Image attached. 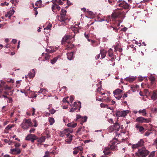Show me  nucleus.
Returning a JSON list of instances; mask_svg holds the SVG:
<instances>
[{
  "mask_svg": "<svg viewBox=\"0 0 157 157\" xmlns=\"http://www.w3.org/2000/svg\"><path fill=\"white\" fill-rule=\"evenodd\" d=\"M58 19L59 21L62 22H64L67 19L65 16L60 14V16L58 17Z\"/></svg>",
  "mask_w": 157,
  "mask_h": 157,
  "instance_id": "19",
  "label": "nucleus"
},
{
  "mask_svg": "<svg viewBox=\"0 0 157 157\" xmlns=\"http://www.w3.org/2000/svg\"><path fill=\"white\" fill-rule=\"evenodd\" d=\"M33 123L34 124V125H33V126L35 127H36L38 125L37 121L35 120H33Z\"/></svg>",
  "mask_w": 157,
  "mask_h": 157,
  "instance_id": "51",
  "label": "nucleus"
},
{
  "mask_svg": "<svg viewBox=\"0 0 157 157\" xmlns=\"http://www.w3.org/2000/svg\"><path fill=\"white\" fill-rule=\"evenodd\" d=\"M136 128L140 132L143 131L144 128L142 126H140L139 124H136Z\"/></svg>",
  "mask_w": 157,
  "mask_h": 157,
  "instance_id": "24",
  "label": "nucleus"
},
{
  "mask_svg": "<svg viewBox=\"0 0 157 157\" xmlns=\"http://www.w3.org/2000/svg\"><path fill=\"white\" fill-rule=\"evenodd\" d=\"M45 138L44 136H42L38 139L37 141L39 144H41L44 141Z\"/></svg>",
  "mask_w": 157,
  "mask_h": 157,
  "instance_id": "27",
  "label": "nucleus"
},
{
  "mask_svg": "<svg viewBox=\"0 0 157 157\" xmlns=\"http://www.w3.org/2000/svg\"><path fill=\"white\" fill-rule=\"evenodd\" d=\"M129 111L128 110H121L119 109L117 110L116 113V115L117 117H125L127 116L128 114L129 113Z\"/></svg>",
  "mask_w": 157,
  "mask_h": 157,
  "instance_id": "4",
  "label": "nucleus"
},
{
  "mask_svg": "<svg viewBox=\"0 0 157 157\" xmlns=\"http://www.w3.org/2000/svg\"><path fill=\"white\" fill-rule=\"evenodd\" d=\"M151 133V132H149V131H147V132H146L144 134V135L145 136H148L150 134V133Z\"/></svg>",
  "mask_w": 157,
  "mask_h": 157,
  "instance_id": "57",
  "label": "nucleus"
},
{
  "mask_svg": "<svg viewBox=\"0 0 157 157\" xmlns=\"http://www.w3.org/2000/svg\"><path fill=\"white\" fill-rule=\"evenodd\" d=\"M108 55L110 57H112L113 56V52L112 49L110 48L109 49L108 51Z\"/></svg>",
  "mask_w": 157,
  "mask_h": 157,
  "instance_id": "32",
  "label": "nucleus"
},
{
  "mask_svg": "<svg viewBox=\"0 0 157 157\" xmlns=\"http://www.w3.org/2000/svg\"><path fill=\"white\" fill-rule=\"evenodd\" d=\"M53 4L52 6V11L53 12H54V10L55 8H56V6H58L57 5L56 3L54 2H53Z\"/></svg>",
  "mask_w": 157,
  "mask_h": 157,
  "instance_id": "42",
  "label": "nucleus"
},
{
  "mask_svg": "<svg viewBox=\"0 0 157 157\" xmlns=\"http://www.w3.org/2000/svg\"><path fill=\"white\" fill-rule=\"evenodd\" d=\"M77 125V124L76 123H70L67 124V126L69 127L75 128L76 126Z\"/></svg>",
  "mask_w": 157,
  "mask_h": 157,
  "instance_id": "29",
  "label": "nucleus"
},
{
  "mask_svg": "<svg viewBox=\"0 0 157 157\" xmlns=\"http://www.w3.org/2000/svg\"><path fill=\"white\" fill-rule=\"evenodd\" d=\"M35 130V129L34 128H31L30 131L29 132L30 133H34V131Z\"/></svg>",
  "mask_w": 157,
  "mask_h": 157,
  "instance_id": "59",
  "label": "nucleus"
},
{
  "mask_svg": "<svg viewBox=\"0 0 157 157\" xmlns=\"http://www.w3.org/2000/svg\"><path fill=\"white\" fill-rule=\"evenodd\" d=\"M57 2L60 5H62L63 4V2L61 0H59L58 1H57Z\"/></svg>",
  "mask_w": 157,
  "mask_h": 157,
  "instance_id": "62",
  "label": "nucleus"
},
{
  "mask_svg": "<svg viewBox=\"0 0 157 157\" xmlns=\"http://www.w3.org/2000/svg\"><path fill=\"white\" fill-rule=\"evenodd\" d=\"M120 139H118V138H116V137H115L111 141V144L114 145H116L115 144L116 143L117 144H119L120 143Z\"/></svg>",
  "mask_w": 157,
  "mask_h": 157,
  "instance_id": "13",
  "label": "nucleus"
},
{
  "mask_svg": "<svg viewBox=\"0 0 157 157\" xmlns=\"http://www.w3.org/2000/svg\"><path fill=\"white\" fill-rule=\"evenodd\" d=\"M115 59L114 58L112 57L111 58V59H109L108 61V63L109 64H110V65H112V66H114L115 64V62L113 63L112 64H111V63H112L113 61H114Z\"/></svg>",
  "mask_w": 157,
  "mask_h": 157,
  "instance_id": "30",
  "label": "nucleus"
},
{
  "mask_svg": "<svg viewBox=\"0 0 157 157\" xmlns=\"http://www.w3.org/2000/svg\"><path fill=\"white\" fill-rule=\"evenodd\" d=\"M66 10L65 9H62L60 14L63 16H65L66 13Z\"/></svg>",
  "mask_w": 157,
  "mask_h": 157,
  "instance_id": "43",
  "label": "nucleus"
},
{
  "mask_svg": "<svg viewBox=\"0 0 157 157\" xmlns=\"http://www.w3.org/2000/svg\"><path fill=\"white\" fill-rule=\"evenodd\" d=\"M118 2H118L117 4V6L125 9H127L129 8V5L124 1L119 0Z\"/></svg>",
  "mask_w": 157,
  "mask_h": 157,
  "instance_id": "7",
  "label": "nucleus"
},
{
  "mask_svg": "<svg viewBox=\"0 0 157 157\" xmlns=\"http://www.w3.org/2000/svg\"><path fill=\"white\" fill-rule=\"evenodd\" d=\"M116 96H115V98L118 99L119 100L121 97V96H117V95H116Z\"/></svg>",
  "mask_w": 157,
  "mask_h": 157,
  "instance_id": "63",
  "label": "nucleus"
},
{
  "mask_svg": "<svg viewBox=\"0 0 157 157\" xmlns=\"http://www.w3.org/2000/svg\"><path fill=\"white\" fill-rule=\"evenodd\" d=\"M100 54L101 55V58L103 59L106 56V51L103 50H101L100 51Z\"/></svg>",
  "mask_w": 157,
  "mask_h": 157,
  "instance_id": "25",
  "label": "nucleus"
},
{
  "mask_svg": "<svg viewBox=\"0 0 157 157\" xmlns=\"http://www.w3.org/2000/svg\"><path fill=\"white\" fill-rule=\"evenodd\" d=\"M103 152L105 155H108L111 153V151L109 149V147H105L104 150Z\"/></svg>",
  "mask_w": 157,
  "mask_h": 157,
  "instance_id": "15",
  "label": "nucleus"
},
{
  "mask_svg": "<svg viewBox=\"0 0 157 157\" xmlns=\"http://www.w3.org/2000/svg\"><path fill=\"white\" fill-rule=\"evenodd\" d=\"M83 149V147L81 146L75 147L74 149V151H73V154L75 155H76L79 151H80V152H82Z\"/></svg>",
  "mask_w": 157,
  "mask_h": 157,
  "instance_id": "11",
  "label": "nucleus"
},
{
  "mask_svg": "<svg viewBox=\"0 0 157 157\" xmlns=\"http://www.w3.org/2000/svg\"><path fill=\"white\" fill-rule=\"evenodd\" d=\"M67 58L69 60H71L73 58V52L67 53Z\"/></svg>",
  "mask_w": 157,
  "mask_h": 157,
  "instance_id": "18",
  "label": "nucleus"
},
{
  "mask_svg": "<svg viewBox=\"0 0 157 157\" xmlns=\"http://www.w3.org/2000/svg\"><path fill=\"white\" fill-rule=\"evenodd\" d=\"M5 89L6 90H10L11 89V87L8 86L7 85H6L5 86Z\"/></svg>",
  "mask_w": 157,
  "mask_h": 157,
  "instance_id": "56",
  "label": "nucleus"
},
{
  "mask_svg": "<svg viewBox=\"0 0 157 157\" xmlns=\"http://www.w3.org/2000/svg\"><path fill=\"white\" fill-rule=\"evenodd\" d=\"M149 153V151L144 147H143L139 148L135 154L136 156L139 157H146Z\"/></svg>",
  "mask_w": 157,
  "mask_h": 157,
  "instance_id": "1",
  "label": "nucleus"
},
{
  "mask_svg": "<svg viewBox=\"0 0 157 157\" xmlns=\"http://www.w3.org/2000/svg\"><path fill=\"white\" fill-rule=\"evenodd\" d=\"M73 107H75V108H81V102L80 101L75 102H74Z\"/></svg>",
  "mask_w": 157,
  "mask_h": 157,
  "instance_id": "20",
  "label": "nucleus"
},
{
  "mask_svg": "<svg viewBox=\"0 0 157 157\" xmlns=\"http://www.w3.org/2000/svg\"><path fill=\"white\" fill-rule=\"evenodd\" d=\"M157 98V92L156 91H154L151 97V99L155 100Z\"/></svg>",
  "mask_w": 157,
  "mask_h": 157,
  "instance_id": "21",
  "label": "nucleus"
},
{
  "mask_svg": "<svg viewBox=\"0 0 157 157\" xmlns=\"http://www.w3.org/2000/svg\"><path fill=\"white\" fill-rule=\"evenodd\" d=\"M122 90L119 89H117L113 91V93L114 94V95L115 96L116 95H117L118 94H120L122 92Z\"/></svg>",
  "mask_w": 157,
  "mask_h": 157,
  "instance_id": "26",
  "label": "nucleus"
},
{
  "mask_svg": "<svg viewBox=\"0 0 157 157\" xmlns=\"http://www.w3.org/2000/svg\"><path fill=\"white\" fill-rule=\"evenodd\" d=\"M56 111L54 109H52L49 110V112L51 114H53Z\"/></svg>",
  "mask_w": 157,
  "mask_h": 157,
  "instance_id": "55",
  "label": "nucleus"
},
{
  "mask_svg": "<svg viewBox=\"0 0 157 157\" xmlns=\"http://www.w3.org/2000/svg\"><path fill=\"white\" fill-rule=\"evenodd\" d=\"M146 77V76L144 77H143L142 76H139L138 77V80L139 81L141 82L143 81V80L144 79V78H145Z\"/></svg>",
  "mask_w": 157,
  "mask_h": 157,
  "instance_id": "50",
  "label": "nucleus"
},
{
  "mask_svg": "<svg viewBox=\"0 0 157 157\" xmlns=\"http://www.w3.org/2000/svg\"><path fill=\"white\" fill-rule=\"evenodd\" d=\"M138 87V86L137 85L136 86V87H135L134 86H132L131 87V90L133 92H135L136 91V88Z\"/></svg>",
  "mask_w": 157,
  "mask_h": 157,
  "instance_id": "45",
  "label": "nucleus"
},
{
  "mask_svg": "<svg viewBox=\"0 0 157 157\" xmlns=\"http://www.w3.org/2000/svg\"><path fill=\"white\" fill-rule=\"evenodd\" d=\"M13 126L12 125H9L5 129L8 130L10 129Z\"/></svg>",
  "mask_w": 157,
  "mask_h": 157,
  "instance_id": "49",
  "label": "nucleus"
},
{
  "mask_svg": "<svg viewBox=\"0 0 157 157\" xmlns=\"http://www.w3.org/2000/svg\"><path fill=\"white\" fill-rule=\"evenodd\" d=\"M49 121L50 123V125H52L53 123H54L55 121L54 119L52 117L49 118Z\"/></svg>",
  "mask_w": 157,
  "mask_h": 157,
  "instance_id": "40",
  "label": "nucleus"
},
{
  "mask_svg": "<svg viewBox=\"0 0 157 157\" xmlns=\"http://www.w3.org/2000/svg\"><path fill=\"white\" fill-rule=\"evenodd\" d=\"M46 90L45 89H40L39 91L37 92H36V93H42L43 94H44L46 93Z\"/></svg>",
  "mask_w": 157,
  "mask_h": 157,
  "instance_id": "36",
  "label": "nucleus"
},
{
  "mask_svg": "<svg viewBox=\"0 0 157 157\" xmlns=\"http://www.w3.org/2000/svg\"><path fill=\"white\" fill-rule=\"evenodd\" d=\"M144 141L143 139H141L136 144H132V148L133 149L138 148L139 147H143L144 146Z\"/></svg>",
  "mask_w": 157,
  "mask_h": 157,
  "instance_id": "5",
  "label": "nucleus"
},
{
  "mask_svg": "<svg viewBox=\"0 0 157 157\" xmlns=\"http://www.w3.org/2000/svg\"><path fill=\"white\" fill-rule=\"evenodd\" d=\"M114 126V129L115 131H118L120 128V125L118 123H116L114 125H113Z\"/></svg>",
  "mask_w": 157,
  "mask_h": 157,
  "instance_id": "23",
  "label": "nucleus"
},
{
  "mask_svg": "<svg viewBox=\"0 0 157 157\" xmlns=\"http://www.w3.org/2000/svg\"><path fill=\"white\" fill-rule=\"evenodd\" d=\"M87 117L86 116H85L83 117H82L81 119L82 122L80 123L81 124H82L84 122H86L87 121Z\"/></svg>",
  "mask_w": 157,
  "mask_h": 157,
  "instance_id": "34",
  "label": "nucleus"
},
{
  "mask_svg": "<svg viewBox=\"0 0 157 157\" xmlns=\"http://www.w3.org/2000/svg\"><path fill=\"white\" fill-rule=\"evenodd\" d=\"M11 153L12 154L18 155L20 154L21 152V150L18 148L11 149L10 150Z\"/></svg>",
  "mask_w": 157,
  "mask_h": 157,
  "instance_id": "12",
  "label": "nucleus"
},
{
  "mask_svg": "<svg viewBox=\"0 0 157 157\" xmlns=\"http://www.w3.org/2000/svg\"><path fill=\"white\" fill-rule=\"evenodd\" d=\"M100 106L101 107H104L105 108H110V107H108V106L104 103H101L100 104Z\"/></svg>",
  "mask_w": 157,
  "mask_h": 157,
  "instance_id": "47",
  "label": "nucleus"
},
{
  "mask_svg": "<svg viewBox=\"0 0 157 157\" xmlns=\"http://www.w3.org/2000/svg\"><path fill=\"white\" fill-rule=\"evenodd\" d=\"M71 109L70 110V112H74L75 111V110H76V109Z\"/></svg>",
  "mask_w": 157,
  "mask_h": 157,
  "instance_id": "64",
  "label": "nucleus"
},
{
  "mask_svg": "<svg viewBox=\"0 0 157 157\" xmlns=\"http://www.w3.org/2000/svg\"><path fill=\"white\" fill-rule=\"evenodd\" d=\"M137 78L136 76H132L130 75L129 76L127 77L124 78V80L129 83H131L135 81Z\"/></svg>",
  "mask_w": 157,
  "mask_h": 157,
  "instance_id": "10",
  "label": "nucleus"
},
{
  "mask_svg": "<svg viewBox=\"0 0 157 157\" xmlns=\"http://www.w3.org/2000/svg\"><path fill=\"white\" fill-rule=\"evenodd\" d=\"M71 38L72 36L71 35H66L63 38V39H62V42H65L68 39H71Z\"/></svg>",
  "mask_w": 157,
  "mask_h": 157,
  "instance_id": "16",
  "label": "nucleus"
},
{
  "mask_svg": "<svg viewBox=\"0 0 157 157\" xmlns=\"http://www.w3.org/2000/svg\"><path fill=\"white\" fill-rule=\"evenodd\" d=\"M101 87H99L98 88V89H97V91L98 92H99L101 94Z\"/></svg>",
  "mask_w": 157,
  "mask_h": 157,
  "instance_id": "60",
  "label": "nucleus"
},
{
  "mask_svg": "<svg viewBox=\"0 0 157 157\" xmlns=\"http://www.w3.org/2000/svg\"><path fill=\"white\" fill-rule=\"evenodd\" d=\"M21 125V128L24 129H27L29 127L32 126V122H31V119H24Z\"/></svg>",
  "mask_w": 157,
  "mask_h": 157,
  "instance_id": "2",
  "label": "nucleus"
},
{
  "mask_svg": "<svg viewBox=\"0 0 157 157\" xmlns=\"http://www.w3.org/2000/svg\"><path fill=\"white\" fill-rule=\"evenodd\" d=\"M150 79L152 82H154L155 81V78L154 76H151L150 77Z\"/></svg>",
  "mask_w": 157,
  "mask_h": 157,
  "instance_id": "53",
  "label": "nucleus"
},
{
  "mask_svg": "<svg viewBox=\"0 0 157 157\" xmlns=\"http://www.w3.org/2000/svg\"><path fill=\"white\" fill-rule=\"evenodd\" d=\"M73 131V129H71L69 128L65 129L60 132L59 135L60 136L63 137L65 135H66L68 137L69 136V133H72Z\"/></svg>",
  "mask_w": 157,
  "mask_h": 157,
  "instance_id": "6",
  "label": "nucleus"
},
{
  "mask_svg": "<svg viewBox=\"0 0 157 157\" xmlns=\"http://www.w3.org/2000/svg\"><path fill=\"white\" fill-rule=\"evenodd\" d=\"M74 29V28H73ZM75 29H73V31H74V32L75 33H78L79 32V29L78 28H75Z\"/></svg>",
  "mask_w": 157,
  "mask_h": 157,
  "instance_id": "54",
  "label": "nucleus"
},
{
  "mask_svg": "<svg viewBox=\"0 0 157 157\" xmlns=\"http://www.w3.org/2000/svg\"><path fill=\"white\" fill-rule=\"evenodd\" d=\"M50 56L48 54L46 53L44 56L45 59L46 60H48L49 59Z\"/></svg>",
  "mask_w": 157,
  "mask_h": 157,
  "instance_id": "48",
  "label": "nucleus"
},
{
  "mask_svg": "<svg viewBox=\"0 0 157 157\" xmlns=\"http://www.w3.org/2000/svg\"><path fill=\"white\" fill-rule=\"evenodd\" d=\"M36 70V69H33L32 71H30L29 73V77L30 78H33L35 76Z\"/></svg>",
  "mask_w": 157,
  "mask_h": 157,
  "instance_id": "14",
  "label": "nucleus"
},
{
  "mask_svg": "<svg viewBox=\"0 0 157 157\" xmlns=\"http://www.w3.org/2000/svg\"><path fill=\"white\" fill-rule=\"evenodd\" d=\"M21 146V144L19 143H16L14 145L15 147H16V148H17Z\"/></svg>",
  "mask_w": 157,
  "mask_h": 157,
  "instance_id": "58",
  "label": "nucleus"
},
{
  "mask_svg": "<svg viewBox=\"0 0 157 157\" xmlns=\"http://www.w3.org/2000/svg\"><path fill=\"white\" fill-rule=\"evenodd\" d=\"M42 3V1L40 0L39 1H37V2H36L35 3V5L36 6H40Z\"/></svg>",
  "mask_w": 157,
  "mask_h": 157,
  "instance_id": "44",
  "label": "nucleus"
},
{
  "mask_svg": "<svg viewBox=\"0 0 157 157\" xmlns=\"http://www.w3.org/2000/svg\"><path fill=\"white\" fill-rule=\"evenodd\" d=\"M74 99V97L72 96H71L70 98V102L71 103L73 101Z\"/></svg>",
  "mask_w": 157,
  "mask_h": 157,
  "instance_id": "61",
  "label": "nucleus"
},
{
  "mask_svg": "<svg viewBox=\"0 0 157 157\" xmlns=\"http://www.w3.org/2000/svg\"><path fill=\"white\" fill-rule=\"evenodd\" d=\"M73 136V135H70V133H69V136L67 137V138L66 140V141L68 143H70L72 140Z\"/></svg>",
  "mask_w": 157,
  "mask_h": 157,
  "instance_id": "22",
  "label": "nucleus"
},
{
  "mask_svg": "<svg viewBox=\"0 0 157 157\" xmlns=\"http://www.w3.org/2000/svg\"><path fill=\"white\" fill-rule=\"evenodd\" d=\"M136 121L140 123H148L150 121L149 118H145L143 117H139L136 119Z\"/></svg>",
  "mask_w": 157,
  "mask_h": 157,
  "instance_id": "9",
  "label": "nucleus"
},
{
  "mask_svg": "<svg viewBox=\"0 0 157 157\" xmlns=\"http://www.w3.org/2000/svg\"><path fill=\"white\" fill-rule=\"evenodd\" d=\"M12 15H13V14L9 11L5 15V17H8L9 19H10Z\"/></svg>",
  "mask_w": 157,
  "mask_h": 157,
  "instance_id": "35",
  "label": "nucleus"
},
{
  "mask_svg": "<svg viewBox=\"0 0 157 157\" xmlns=\"http://www.w3.org/2000/svg\"><path fill=\"white\" fill-rule=\"evenodd\" d=\"M52 24L50 23H49L47 26L44 29L46 30H50L51 28L52 27Z\"/></svg>",
  "mask_w": 157,
  "mask_h": 157,
  "instance_id": "38",
  "label": "nucleus"
},
{
  "mask_svg": "<svg viewBox=\"0 0 157 157\" xmlns=\"http://www.w3.org/2000/svg\"><path fill=\"white\" fill-rule=\"evenodd\" d=\"M69 97H67L66 98H63L62 101L63 103H67L68 104L69 103V102L68 101V99Z\"/></svg>",
  "mask_w": 157,
  "mask_h": 157,
  "instance_id": "37",
  "label": "nucleus"
},
{
  "mask_svg": "<svg viewBox=\"0 0 157 157\" xmlns=\"http://www.w3.org/2000/svg\"><path fill=\"white\" fill-rule=\"evenodd\" d=\"M74 47V45L73 44H69L67 45V48H66V49L69 50L73 48Z\"/></svg>",
  "mask_w": 157,
  "mask_h": 157,
  "instance_id": "41",
  "label": "nucleus"
},
{
  "mask_svg": "<svg viewBox=\"0 0 157 157\" xmlns=\"http://www.w3.org/2000/svg\"><path fill=\"white\" fill-rule=\"evenodd\" d=\"M38 139L37 137L34 134H30L27 135L26 136L25 140H31V142L33 143L34 140Z\"/></svg>",
  "mask_w": 157,
  "mask_h": 157,
  "instance_id": "8",
  "label": "nucleus"
},
{
  "mask_svg": "<svg viewBox=\"0 0 157 157\" xmlns=\"http://www.w3.org/2000/svg\"><path fill=\"white\" fill-rule=\"evenodd\" d=\"M116 138H118V139H120V143L121 142V140H124V139H122L121 137V135H120L119 133H117V132L116 133Z\"/></svg>",
  "mask_w": 157,
  "mask_h": 157,
  "instance_id": "31",
  "label": "nucleus"
},
{
  "mask_svg": "<svg viewBox=\"0 0 157 157\" xmlns=\"http://www.w3.org/2000/svg\"><path fill=\"white\" fill-rule=\"evenodd\" d=\"M105 100V99H104L103 98H98L96 97V100L97 101H104Z\"/></svg>",
  "mask_w": 157,
  "mask_h": 157,
  "instance_id": "52",
  "label": "nucleus"
},
{
  "mask_svg": "<svg viewBox=\"0 0 157 157\" xmlns=\"http://www.w3.org/2000/svg\"><path fill=\"white\" fill-rule=\"evenodd\" d=\"M114 127L113 126V125L111 126L110 127H109L108 128V129L109 132H111L115 131L114 129Z\"/></svg>",
  "mask_w": 157,
  "mask_h": 157,
  "instance_id": "39",
  "label": "nucleus"
},
{
  "mask_svg": "<svg viewBox=\"0 0 157 157\" xmlns=\"http://www.w3.org/2000/svg\"><path fill=\"white\" fill-rule=\"evenodd\" d=\"M108 147H109V149L110 151H114L117 150V147L116 146V145L114 144H109V145Z\"/></svg>",
  "mask_w": 157,
  "mask_h": 157,
  "instance_id": "17",
  "label": "nucleus"
},
{
  "mask_svg": "<svg viewBox=\"0 0 157 157\" xmlns=\"http://www.w3.org/2000/svg\"><path fill=\"white\" fill-rule=\"evenodd\" d=\"M60 56H57L53 58V59L51 60V63L52 64H54L56 63L57 59L59 58Z\"/></svg>",
  "mask_w": 157,
  "mask_h": 157,
  "instance_id": "28",
  "label": "nucleus"
},
{
  "mask_svg": "<svg viewBox=\"0 0 157 157\" xmlns=\"http://www.w3.org/2000/svg\"><path fill=\"white\" fill-rule=\"evenodd\" d=\"M139 112L140 113H142V115L144 116H146L147 114V113L145 109H143L142 110H140Z\"/></svg>",
  "mask_w": 157,
  "mask_h": 157,
  "instance_id": "33",
  "label": "nucleus"
},
{
  "mask_svg": "<svg viewBox=\"0 0 157 157\" xmlns=\"http://www.w3.org/2000/svg\"><path fill=\"white\" fill-rule=\"evenodd\" d=\"M155 156V151H153L151 152L148 156V157H154Z\"/></svg>",
  "mask_w": 157,
  "mask_h": 157,
  "instance_id": "46",
  "label": "nucleus"
},
{
  "mask_svg": "<svg viewBox=\"0 0 157 157\" xmlns=\"http://www.w3.org/2000/svg\"><path fill=\"white\" fill-rule=\"evenodd\" d=\"M125 12L122 10L113 13L112 16L114 18H120L123 19L125 17Z\"/></svg>",
  "mask_w": 157,
  "mask_h": 157,
  "instance_id": "3",
  "label": "nucleus"
}]
</instances>
